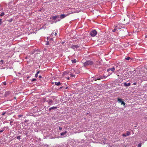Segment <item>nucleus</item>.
Returning a JSON list of instances; mask_svg holds the SVG:
<instances>
[{
  "label": "nucleus",
  "mask_w": 147,
  "mask_h": 147,
  "mask_svg": "<svg viewBox=\"0 0 147 147\" xmlns=\"http://www.w3.org/2000/svg\"><path fill=\"white\" fill-rule=\"evenodd\" d=\"M59 17V15H57L55 16H53L52 17V19L53 20H55L57 18H58Z\"/></svg>",
  "instance_id": "12"
},
{
  "label": "nucleus",
  "mask_w": 147,
  "mask_h": 147,
  "mask_svg": "<svg viewBox=\"0 0 147 147\" xmlns=\"http://www.w3.org/2000/svg\"><path fill=\"white\" fill-rule=\"evenodd\" d=\"M131 134L128 131H127V133L126 134H123V136L124 137H126L127 136H129Z\"/></svg>",
  "instance_id": "8"
},
{
  "label": "nucleus",
  "mask_w": 147,
  "mask_h": 147,
  "mask_svg": "<svg viewBox=\"0 0 147 147\" xmlns=\"http://www.w3.org/2000/svg\"><path fill=\"white\" fill-rule=\"evenodd\" d=\"M45 101L47 102L48 104L49 105V106L50 105H52L54 103L53 101L51 99H48L47 100H45Z\"/></svg>",
  "instance_id": "3"
},
{
  "label": "nucleus",
  "mask_w": 147,
  "mask_h": 147,
  "mask_svg": "<svg viewBox=\"0 0 147 147\" xmlns=\"http://www.w3.org/2000/svg\"><path fill=\"white\" fill-rule=\"evenodd\" d=\"M36 80V79H33L32 80V82H33V81H35Z\"/></svg>",
  "instance_id": "29"
},
{
  "label": "nucleus",
  "mask_w": 147,
  "mask_h": 147,
  "mask_svg": "<svg viewBox=\"0 0 147 147\" xmlns=\"http://www.w3.org/2000/svg\"><path fill=\"white\" fill-rule=\"evenodd\" d=\"M25 122H27V121H25Z\"/></svg>",
  "instance_id": "44"
},
{
  "label": "nucleus",
  "mask_w": 147,
  "mask_h": 147,
  "mask_svg": "<svg viewBox=\"0 0 147 147\" xmlns=\"http://www.w3.org/2000/svg\"><path fill=\"white\" fill-rule=\"evenodd\" d=\"M93 62L91 61H88L86 62L84 64V66L92 65L93 64Z\"/></svg>",
  "instance_id": "1"
},
{
  "label": "nucleus",
  "mask_w": 147,
  "mask_h": 147,
  "mask_svg": "<svg viewBox=\"0 0 147 147\" xmlns=\"http://www.w3.org/2000/svg\"><path fill=\"white\" fill-rule=\"evenodd\" d=\"M0 62L2 63V64L3 62V60H1L0 61Z\"/></svg>",
  "instance_id": "31"
},
{
  "label": "nucleus",
  "mask_w": 147,
  "mask_h": 147,
  "mask_svg": "<svg viewBox=\"0 0 147 147\" xmlns=\"http://www.w3.org/2000/svg\"><path fill=\"white\" fill-rule=\"evenodd\" d=\"M42 76H39V78H42Z\"/></svg>",
  "instance_id": "35"
},
{
  "label": "nucleus",
  "mask_w": 147,
  "mask_h": 147,
  "mask_svg": "<svg viewBox=\"0 0 147 147\" xmlns=\"http://www.w3.org/2000/svg\"><path fill=\"white\" fill-rule=\"evenodd\" d=\"M38 76V74H36L35 75V77H36V78H37V77Z\"/></svg>",
  "instance_id": "30"
},
{
  "label": "nucleus",
  "mask_w": 147,
  "mask_h": 147,
  "mask_svg": "<svg viewBox=\"0 0 147 147\" xmlns=\"http://www.w3.org/2000/svg\"><path fill=\"white\" fill-rule=\"evenodd\" d=\"M47 45H48V43H47V44H46Z\"/></svg>",
  "instance_id": "50"
},
{
  "label": "nucleus",
  "mask_w": 147,
  "mask_h": 147,
  "mask_svg": "<svg viewBox=\"0 0 147 147\" xmlns=\"http://www.w3.org/2000/svg\"><path fill=\"white\" fill-rule=\"evenodd\" d=\"M122 30H120V31H119L120 32H121V31H122Z\"/></svg>",
  "instance_id": "39"
},
{
  "label": "nucleus",
  "mask_w": 147,
  "mask_h": 147,
  "mask_svg": "<svg viewBox=\"0 0 147 147\" xmlns=\"http://www.w3.org/2000/svg\"><path fill=\"white\" fill-rule=\"evenodd\" d=\"M97 34V31L95 30H94L90 32V34L92 36H94L96 35Z\"/></svg>",
  "instance_id": "2"
},
{
  "label": "nucleus",
  "mask_w": 147,
  "mask_h": 147,
  "mask_svg": "<svg viewBox=\"0 0 147 147\" xmlns=\"http://www.w3.org/2000/svg\"><path fill=\"white\" fill-rule=\"evenodd\" d=\"M104 78V77L102 76H100L98 78H95V80L96 81V80H100L101 79H103V78Z\"/></svg>",
  "instance_id": "11"
},
{
  "label": "nucleus",
  "mask_w": 147,
  "mask_h": 147,
  "mask_svg": "<svg viewBox=\"0 0 147 147\" xmlns=\"http://www.w3.org/2000/svg\"><path fill=\"white\" fill-rule=\"evenodd\" d=\"M79 47V46L78 45H72L71 46V48L75 51Z\"/></svg>",
  "instance_id": "5"
},
{
  "label": "nucleus",
  "mask_w": 147,
  "mask_h": 147,
  "mask_svg": "<svg viewBox=\"0 0 147 147\" xmlns=\"http://www.w3.org/2000/svg\"><path fill=\"white\" fill-rule=\"evenodd\" d=\"M4 130V129H3L0 130V134L2 132H3Z\"/></svg>",
  "instance_id": "22"
},
{
  "label": "nucleus",
  "mask_w": 147,
  "mask_h": 147,
  "mask_svg": "<svg viewBox=\"0 0 147 147\" xmlns=\"http://www.w3.org/2000/svg\"><path fill=\"white\" fill-rule=\"evenodd\" d=\"M67 133V131H65L63 132H61V133L60 134L61 136H63L65 135L66 133Z\"/></svg>",
  "instance_id": "14"
},
{
  "label": "nucleus",
  "mask_w": 147,
  "mask_h": 147,
  "mask_svg": "<svg viewBox=\"0 0 147 147\" xmlns=\"http://www.w3.org/2000/svg\"><path fill=\"white\" fill-rule=\"evenodd\" d=\"M47 45H48V43H47V44H46Z\"/></svg>",
  "instance_id": "51"
},
{
  "label": "nucleus",
  "mask_w": 147,
  "mask_h": 147,
  "mask_svg": "<svg viewBox=\"0 0 147 147\" xmlns=\"http://www.w3.org/2000/svg\"><path fill=\"white\" fill-rule=\"evenodd\" d=\"M12 123V121H11L10 122V124L12 125L11 124V123Z\"/></svg>",
  "instance_id": "34"
},
{
  "label": "nucleus",
  "mask_w": 147,
  "mask_h": 147,
  "mask_svg": "<svg viewBox=\"0 0 147 147\" xmlns=\"http://www.w3.org/2000/svg\"><path fill=\"white\" fill-rule=\"evenodd\" d=\"M133 84H134V85H136V82L134 83Z\"/></svg>",
  "instance_id": "37"
},
{
  "label": "nucleus",
  "mask_w": 147,
  "mask_h": 147,
  "mask_svg": "<svg viewBox=\"0 0 147 147\" xmlns=\"http://www.w3.org/2000/svg\"><path fill=\"white\" fill-rule=\"evenodd\" d=\"M40 71H37V72L36 74H39L40 73Z\"/></svg>",
  "instance_id": "33"
},
{
  "label": "nucleus",
  "mask_w": 147,
  "mask_h": 147,
  "mask_svg": "<svg viewBox=\"0 0 147 147\" xmlns=\"http://www.w3.org/2000/svg\"><path fill=\"white\" fill-rule=\"evenodd\" d=\"M125 31H127V30H126V29H125Z\"/></svg>",
  "instance_id": "47"
},
{
  "label": "nucleus",
  "mask_w": 147,
  "mask_h": 147,
  "mask_svg": "<svg viewBox=\"0 0 147 147\" xmlns=\"http://www.w3.org/2000/svg\"><path fill=\"white\" fill-rule=\"evenodd\" d=\"M74 70L75 74H78L80 73L79 71L77 69H75Z\"/></svg>",
  "instance_id": "15"
},
{
  "label": "nucleus",
  "mask_w": 147,
  "mask_h": 147,
  "mask_svg": "<svg viewBox=\"0 0 147 147\" xmlns=\"http://www.w3.org/2000/svg\"><path fill=\"white\" fill-rule=\"evenodd\" d=\"M119 70H120V69H119V70H117V71H118Z\"/></svg>",
  "instance_id": "45"
},
{
  "label": "nucleus",
  "mask_w": 147,
  "mask_h": 147,
  "mask_svg": "<svg viewBox=\"0 0 147 147\" xmlns=\"http://www.w3.org/2000/svg\"><path fill=\"white\" fill-rule=\"evenodd\" d=\"M141 144H138V147H141Z\"/></svg>",
  "instance_id": "27"
},
{
  "label": "nucleus",
  "mask_w": 147,
  "mask_h": 147,
  "mask_svg": "<svg viewBox=\"0 0 147 147\" xmlns=\"http://www.w3.org/2000/svg\"><path fill=\"white\" fill-rule=\"evenodd\" d=\"M59 130H61L62 129V127H59Z\"/></svg>",
  "instance_id": "25"
},
{
  "label": "nucleus",
  "mask_w": 147,
  "mask_h": 147,
  "mask_svg": "<svg viewBox=\"0 0 147 147\" xmlns=\"http://www.w3.org/2000/svg\"><path fill=\"white\" fill-rule=\"evenodd\" d=\"M147 37V35L146 36V37Z\"/></svg>",
  "instance_id": "49"
},
{
  "label": "nucleus",
  "mask_w": 147,
  "mask_h": 147,
  "mask_svg": "<svg viewBox=\"0 0 147 147\" xmlns=\"http://www.w3.org/2000/svg\"><path fill=\"white\" fill-rule=\"evenodd\" d=\"M5 112H3L2 114V115H4L5 114Z\"/></svg>",
  "instance_id": "32"
},
{
  "label": "nucleus",
  "mask_w": 147,
  "mask_h": 147,
  "mask_svg": "<svg viewBox=\"0 0 147 147\" xmlns=\"http://www.w3.org/2000/svg\"><path fill=\"white\" fill-rule=\"evenodd\" d=\"M131 59V58L129 57H127L125 58V59L127 60H129V59Z\"/></svg>",
  "instance_id": "18"
},
{
  "label": "nucleus",
  "mask_w": 147,
  "mask_h": 147,
  "mask_svg": "<svg viewBox=\"0 0 147 147\" xmlns=\"http://www.w3.org/2000/svg\"><path fill=\"white\" fill-rule=\"evenodd\" d=\"M5 128H6V129H8V126H6V127H3V129H5Z\"/></svg>",
  "instance_id": "24"
},
{
  "label": "nucleus",
  "mask_w": 147,
  "mask_h": 147,
  "mask_svg": "<svg viewBox=\"0 0 147 147\" xmlns=\"http://www.w3.org/2000/svg\"><path fill=\"white\" fill-rule=\"evenodd\" d=\"M57 35V33H55V35L56 36V35Z\"/></svg>",
  "instance_id": "36"
},
{
  "label": "nucleus",
  "mask_w": 147,
  "mask_h": 147,
  "mask_svg": "<svg viewBox=\"0 0 147 147\" xmlns=\"http://www.w3.org/2000/svg\"><path fill=\"white\" fill-rule=\"evenodd\" d=\"M117 100L119 103H121V105H123L124 106H125V103L122 100V99L120 98H117Z\"/></svg>",
  "instance_id": "4"
},
{
  "label": "nucleus",
  "mask_w": 147,
  "mask_h": 147,
  "mask_svg": "<svg viewBox=\"0 0 147 147\" xmlns=\"http://www.w3.org/2000/svg\"><path fill=\"white\" fill-rule=\"evenodd\" d=\"M70 75L72 77H75V75L72 74H70Z\"/></svg>",
  "instance_id": "19"
},
{
  "label": "nucleus",
  "mask_w": 147,
  "mask_h": 147,
  "mask_svg": "<svg viewBox=\"0 0 147 147\" xmlns=\"http://www.w3.org/2000/svg\"><path fill=\"white\" fill-rule=\"evenodd\" d=\"M120 29L119 28H117V26L116 27H115V28L114 30H113V32H115V31L116 30H117V29Z\"/></svg>",
  "instance_id": "16"
},
{
  "label": "nucleus",
  "mask_w": 147,
  "mask_h": 147,
  "mask_svg": "<svg viewBox=\"0 0 147 147\" xmlns=\"http://www.w3.org/2000/svg\"><path fill=\"white\" fill-rule=\"evenodd\" d=\"M37 140H36V142H37Z\"/></svg>",
  "instance_id": "46"
},
{
  "label": "nucleus",
  "mask_w": 147,
  "mask_h": 147,
  "mask_svg": "<svg viewBox=\"0 0 147 147\" xmlns=\"http://www.w3.org/2000/svg\"><path fill=\"white\" fill-rule=\"evenodd\" d=\"M64 88V87L63 86H61L60 88Z\"/></svg>",
  "instance_id": "38"
},
{
  "label": "nucleus",
  "mask_w": 147,
  "mask_h": 147,
  "mask_svg": "<svg viewBox=\"0 0 147 147\" xmlns=\"http://www.w3.org/2000/svg\"><path fill=\"white\" fill-rule=\"evenodd\" d=\"M124 85L125 86H129L130 85V83H127L126 82L124 83H123Z\"/></svg>",
  "instance_id": "13"
},
{
  "label": "nucleus",
  "mask_w": 147,
  "mask_h": 147,
  "mask_svg": "<svg viewBox=\"0 0 147 147\" xmlns=\"http://www.w3.org/2000/svg\"><path fill=\"white\" fill-rule=\"evenodd\" d=\"M4 85H6L7 84V83L6 82H3L2 83Z\"/></svg>",
  "instance_id": "23"
},
{
  "label": "nucleus",
  "mask_w": 147,
  "mask_h": 147,
  "mask_svg": "<svg viewBox=\"0 0 147 147\" xmlns=\"http://www.w3.org/2000/svg\"><path fill=\"white\" fill-rule=\"evenodd\" d=\"M4 15V13L3 12H2V13H1V14H0V16H3Z\"/></svg>",
  "instance_id": "20"
},
{
  "label": "nucleus",
  "mask_w": 147,
  "mask_h": 147,
  "mask_svg": "<svg viewBox=\"0 0 147 147\" xmlns=\"http://www.w3.org/2000/svg\"><path fill=\"white\" fill-rule=\"evenodd\" d=\"M67 88H68V87H66V88H65V89H67Z\"/></svg>",
  "instance_id": "40"
},
{
  "label": "nucleus",
  "mask_w": 147,
  "mask_h": 147,
  "mask_svg": "<svg viewBox=\"0 0 147 147\" xmlns=\"http://www.w3.org/2000/svg\"><path fill=\"white\" fill-rule=\"evenodd\" d=\"M55 85L57 86H59L60 85H63L64 83H61L60 82H55Z\"/></svg>",
  "instance_id": "9"
},
{
  "label": "nucleus",
  "mask_w": 147,
  "mask_h": 147,
  "mask_svg": "<svg viewBox=\"0 0 147 147\" xmlns=\"http://www.w3.org/2000/svg\"><path fill=\"white\" fill-rule=\"evenodd\" d=\"M68 13L67 14H61L60 16V17L61 18V19H63V18H64L65 17H66L67 16H68L69 15L70 13Z\"/></svg>",
  "instance_id": "6"
},
{
  "label": "nucleus",
  "mask_w": 147,
  "mask_h": 147,
  "mask_svg": "<svg viewBox=\"0 0 147 147\" xmlns=\"http://www.w3.org/2000/svg\"><path fill=\"white\" fill-rule=\"evenodd\" d=\"M57 107H50L49 108V111H51L52 110H55L56 109Z\"/></svg>",
  "instance_id": "10"
},
{
  "label": "nucleus",
  "mask_w": 147,
  "mask_h": 147,
  "mask_svg": "<svg viewBox=\"0 0 147 147\" xmlns=\"http://www.w3.org/2000/svg\"><path fill=\"white\" fill-rule=\"evenodd\" d=\"M20 136H18L17 137H16L17 139H18V140L20 139H21Z\"/></svg>",
  "instance_id": "21"
},
{
  "label": "nucleus",
  "mask_w": 147,
  "mask_h": 147,
  "mask_svg": "<svg viewBox=\"0 0 147 147\" xmlns=\"http://www.w3.org/2000/svg\"><path fill=\"white\" fill-rule=\"evenodd\" d=\"M2 20L1 19H0V25L1 24L2 22Z\"/></svg>",
  "instance_id": "28"
},
{
  "label": "nucleus",
  "mask_w": 147,
  "mask_h": 147,
  "mask_svg": "<svg viewBox=\"0 0 147 147\" xmlns=\"http://www.w3.org/2000/svg\"><path fill=\"white\" fill-rule=\"evenodd\" d=\"M69 78H67V79L69 80Z\"/></svg>",
  "instance_id": "43"
},
{
  "label": "nucleus",
  "mask_w": 147,
  "mask_h": 147,
  "mask_svg": "<svg viewBox=\"0 0 147 147\" xmlns=\"http://www.w3.org/2000/svg\"><path fill=\"white\" fill-rule=\"evenodd\" d=\"M18 94V93H16L15 94V95H16V94L17 95V94Z\"/></svg>",
  "instance_id": "42"
},
{
  "label": "nucleus",
  "mask_w": 147,
  "mask_h": 147,
  "mask_svg": "<svg viewBox=\"0 0 147 147\" xmlns=\"http://www.w3.org/2000/svg\"><path fill=\"white\" fill-rule=\"evenodd\" d=\"M53 34H54V33H52L51 34L52 35H53Z\"/></svg>",
  "instance_id": "41"
},
{
  "label": "nucleus",
  "mask_w": 147,
  "mask_h": 147,
  "mask_svg": "<svg viewBox=\"0 0 147 147\" xmlns=\"http://www.w3.org/2000/svg\"><path fill=\"white\" fill-rule=\"evenodd\" d=\"M23 116L22 115H18V116L19 117H22Z\"/></svg>",
  "instance_id": "26"
},
{
  "label": "nucleus",
  "mask_w": 147,
  "mask_h": 147,
  "mask_svg": "<svg viewBox=\"0 0 147 147\" xmlns=\"http://www.w3.org/2000/svg\"><path fill=\"white\" fill-rule=\"evenodd\" d=\"M115 70V68L114 67H113L112 68H109V69H107V71L108 72H109L110 71H112L113 72H114V71Z\"/></svg>",
  "instance_id": "7"
},
{
  "label": "nucleus",
  "mask_w": 147,
  "mask_h": 147,
  "mask_svg": "<svg viewBox=\"0 0 147 147\" xmlns=\"http://www.w3.org/2000/svg\"><path fill=\"white\" fill-rule=\"evenodd\" d=\"M147 37V35L146 36V37Z\"/></svg>",
  "instance_id": "48"
},
{
  "label": "nucleus",
  "mask_w": 147,
  "mask_h": 147,
  "mask_svg": "<svg viewBox=\"0 0 147 147\" xmlns=\"http://www.w3.org/2000/svg\"><path fill=\"white\" fill-rule=\"evenodd\" d=\"M73 63H76L77 62V60L76 59H74L71 60Z\"/></svg>",
  "instance_id": "17"
}]
</instances>
